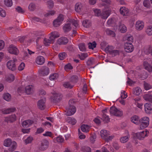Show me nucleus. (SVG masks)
I'll use <instances>...</instances> for the list:
<instances>
[{
    "mask_svg": "<svg viewBox=\"0 0 152 152\" xmlns=\"http://www.w3.org/2000/svg\"><path fill=\"white\" fill-rule=\"evenodd\" d=\"M8 51L10 53L15 55H17L19 53V51L17 48L13 45L9 46L8 48Z\"/></svg>",
    "mask_w": 152,
    "mask_h": 152,
    "instance_id": "10",
    "label": "nucleus"
},
{
    "mask_svg": "<svg viewBox=\"0 0 152 152\" xmlns=\"http://www.w3.org/2000/svg\"><path fill=\"white\" fill-rule=\"evenodd\" d=\"M33 140V138L32 137H29L25 140L24 142L26 144H27L31 143Z\"/></svg>",
    "mask_w": 152,
    "mask_h": 152,
    "instance_id": "53",
    "label": "nucleus"
},
{
    "mask_svg": "<svg viewBox=\"0 0 152 152\" xmlns=\"http://www.w3.org/2000/svg\"><path fill=\"white\" fill-rule=\"evenodd\" d=\"M34 87L32 85H29L26 86L25 88V92L27 94H31L34 91Z\"/></svg>",
    "mask_w": 152,
    "mask_h": 152,
    "instance_id": "15",
    "label": "nucleus"
},
{
    "mask_svg": "<svg viewBox=\"0 0 152 152\" xmlns=\"http://www.w3.org/2000/svg\"><path fill=\"white\" fill-rule=\"evenodd\" d=\"M4 4L7 7H11L12 5V0H4Z\"/></svg>",
    "mask_w": 152,
    "mask_h": 152,
    "instance_id": "49",
    "label": "nucleus"
},
{
    "mask_svg": "<svg viewBox=\"0 0 152 152\" xmlns=\"http://www.w3.org/2000/svg\"><path fill=\"white\" fill-rule=\"evenodd\" d=\"M64 18L63 15H60L56 19L53 20V24L54 26L58 27L62 23Z\"/></svg>",
    "mask_w": 152,
    "mask_h": 152,
    "instance_id": "5",
    "label": "nucleus"
},
{
    "mask_svg": "<svg viewBox=\"0 0 152 152\" xmlns=\"http://www.w3.org/2000/svg\"><path fill=\"white\" fill-rule=\"evenodd\" d=\"M129 137V135L127 134L125 136H124L121 137L120 138V141L122 143H125L128 141Z\"/></svg>",
    "mask_w": 152,
    "mask_h": 152,
    "instance_id": "27",
    "label": "nucleus"
},
{
    "mask_svg": "<svg viewBox=\"0 0 152 152\" xmlns=\"http://www.w3.org/2000/svg\"><path fill=\"white\" fill-rule=\"evenodd\" d=\"M90 127L88 125L85 124L82 125L80 127L82 131L83 132H87L89 131Z\"/></svg>",
    "mask_w": 152,
    "mask_h": 152,
    "instance_id": "32",
    "label": "nucleus"
},
{
    "mask_svg": "<svg viewBox=\"0 0 152 152\" xmlns=\"http://www.w3.org/2000/svg\"><path fill=\"white\" fill-rule=\"evenodd\" d=\"M6 15V12L2 8L0 7V16L2 17H4Z\"/></svg>",
    "mask_w": 152,
    "mask_h": 152,
    "instance_id": "55",
    "label": "nucleus"
},
{
    "mask_svg": "<svg viewBox=\"0 0 152 152\" xmlns=\"http://www.w3.org/2000/svg\"><path fill=\"white\" fill-rule=\"evenodd\" d=\"M100 135L102 139L105 140L107 138V136L109 134V132L106 130L102 129L100 131Z\"/></svg>",
    "mask_w": 152,
    "mask_h": 152,
    "instance_id": "25",
    "label": "nucleus"
},
{
    "mask_svg": "<svg viewBox=\"0 0 152 152\" xmlns=\"http://www.w3.org/2000/svg\"><path fill=\"white\" fill-rule=\"evenodd\" d=\"M45 99L39 100L37 102V105L39 108L41 110L44 109L45 107Z\"/></svg>",
    "mask_w": 152,
    "mask_h": 152,
    "instance_id": "16",
    "label": "nucleus"
},
{
    "mask_svg": "<svg viewBox=\"0 0 152 152\" xmlns=\"http://www.w3.org/2000/svg\"><path fill=\"white\" fill-rule=\"evenodd\" d=\"M82 24L83 26L86 28H88L91 26V23L89 20H86L83 21Z\"/></svg>",
    "mask_w": 152,
    "mask_h": 152,
    "instance_id": "42",
    "label": "nucleus"
},
{
    "mask_svg": "<svg viewBox=\"0 0 152 152\" xmlns=\"http://www.w3.org/2000/svg\"><path fill=\"white\" fill-rule=\"evenodd\" d=\"M142 92V90L139 87H137L133 89V94L136 96L139 95Z\"/></svg>",
    "mask_w": 152,
    "mask_h": 152,
    "instance_id": "33",
    "label": "nucleus"
},
{
    "mask_svg": "<svg viewBox=\"0 0 152 152\" xmlns=\"http://www.w3.org/2000/svg\"><path fill=\"white\" fill-rule=\"evenodd\" d=\"M71 82H64L63 84V86L65 88H71L74 86L73 83H71Z\"/></svg>",
    "mask_w": 152,
    "mask_h": 152,
    "instance_id": "39",
    "label": "nucleus"
},
{
    "mask_svg": "<svg viewBox=\"0 0 152 152\" xmlns=\"http://www.w3.org/2000/svg\"><path fill=\"white\" fill-rule=\"evenodd\" d=\"M120 11L121 14L123 16H127L129 14L128 9L125 7H121Z\"/></svg>",
    "mask_w": 152,
    "mask_h": 152,
    "instance_id": "24",
    "label": "nucleus"
},
{
    "mask_svg": "<svg viewBox=\"0 0 152 152\" xmlns=\"http://www.w3.org/2000/svg\"><path fill=\"white\" fill-rule=\"evenodd\" d=\"M124 48L127 52L131 53L134 50V47L131 43L126 42L124 44Z\"/></svg>",
    "mask_w": 152,
    "mask_h": 152,
    "instance_id": "8",
    "label": "nucleus"
},
{
    "mask_svg": "<svg viewBox=\"0 0 152 152\" xmlns=\"http://www.w3.org/2000/svg\"><path fill=\"white\" fill-rule=\"evenodd\" d=\"M145 32L146 34L149 36L152 35V26H147L145 29Z\"/></svg>",
    "mask_w": 152,
    "mask_h": 152,
    "instance_id": "37",
    "label": "nucleus"
},
{
    "mask_svg": "<svg viewBox=\"0 0 152 152\" xmlns=\"http://www.w3.org/2000/svg\"><path fill=\"white\" fill-rule=\"evenodd\" d=\"M49 72V68L46 67L43 68L39 71V73L40 75L43 76L48 75Z\"/></svg>",
    "mask_w": 152,
    "mask_h": 152,
    "instance_id": "13",
    "label": "nucleus"
},
{
    "mask_svg": "<svg viewBox=\"0 0 152 152\" xmlns=\"http://www.w3.org/2000/svg\"><path fill=\"white\" fill-rule=\"evenodd\" d=\"M132 122L136 124H137L139 122V117L136 115L132 116L131 118Z\"/></svg>",
    "mask_w": 152,
    "mask_h": 152,
    "instance_id": "35",
    "label": "nucleus"
},
{
    "mask_svg": "<svg viewBox=\"0 0 152 152\" xmlns=\"http://www.w3.org/2000/svg\"><path fill=\"white\" fill-rule=\"evenodd\" d=\"M69 42L68 39L65 37H62L58 39L57 41V44L60 45H66Z\"/></svg>",
    "mask_w": 152,
    "mask_h": 152,
    "instance_id": "12",
    "label": "nucleus"
},
{
    "mask_svg": "<svg viewBox=\"0 0 152 152\" xmlns=\"http://www.w3.org/2000/svg\"><path fill=\"white\" fill-rule=\"evenodd\" d=\"M43 43L44 45L45 46H48L50 44H53L54 42L51 39L45 38L43 40Z\"/></svg>",
    "mask_w": 152,
    "mask_h": 152,
    "instance_id": "29",
    "label": "nucleus"
},
{
    "mask_svg": "<svg viewBox=\"0 0 152 152\" xmlns=\"http://www.w3.org/2000/svg\"><path fill=\"white\" fill-rule=\"evenodd\" d=\"M62 97V96L60 94L55 93L53 96V100L56 102L60 101Z\"/></svg>",
    "mask_w": 152,
    "mask_h": 152,
    "instance_id": "31",
    "label": "nucleus"
},
{
    "mask_svg": "<svg viewBox=\"0 0 152 152\" xmlns=\"http://www.w3.org/2000/svg\"><path fill=\"white\" fill-rule=\"evenodd\" d=\"M79 48L80 50L82 51H85L86 50L85 46L83 43L80 44L79 45Z\"/></svg>",
    "mask_w": 152,
    "mask_h": 152,
    "instance_id": "52",
    "label": "nucleus"
},
{
    "mask_svg": "<svg viewBox=\"0 0 152 152\" xmlns=\"http://www.w3.org/2000/svg\"><path fill=\"white\" fill-rule=\"evenodd\" d=\"M144 26V23L143 21L142 20H138L135 23V29L137 31L141 30L143 28Z\"/></svg>",
    "mask_w": 152,
    "mask_h": 152,
    "instance_id": "11",
    "label": "nucleus"
},
{
    "mask_svg": "<svg viewBox=\"0 0 152 152\" xmlns=\"http://www.w3.org/2000/svg\"><path fill=\"white\" fill-rule=\"evenodd\" d=\"M48 7L49 8H51L53 7L54 5V3L53 1L51 0H49L47 2Z\"/></svg>",
    "mask_w": 152,
    "mask_h": 152,
    "instance_id": "64",
    "label": "nucleus"
},
{
    "mask_svg": "<svg viewBox=\"0 0 152 152\" xmlns=\"http://www.w3.org/2000/svg\"><path fill=\"white\" fill-rule=\"evenodd\" d=\"M13 141L11 139H7L4 140L3 145L5 147H8Z\"/></svg>",
    "mask_w": 152,
    "mask_h": 152,
    "instance_id": "38",
    "label": "nucleus"
},
{
    "mask_svg": "<svg viewBox=\"0 0 152 152\" xmlns=\"http://www.w3.org/2000/svg\"><path fill=\"white\" fill-rule=\"evenodd\" d=\"M17 61L16 58L13 59V60H10L7 63V67L9 69L13 71L16 69L15 62Z\"/></svg>",
    "mask_w": 152,
    "mask_h": 152,
    "instance_id": "7",
    "label": "nucleus"
},
{
    "mask_svg": "<svg viewBox=\"0 0 152 152\" xmlns=\"http://www.w3.org/2000/svg\"><path fill=\"white\" fill-rule=\"evenodd\" d=\"M17 147V143L15 141L13 140L10 145V146L8 147H9L8 150L9 152H13L16 149Z\"/></svg>",
    "mask_w": 152,
    "mask_h": 152,
    "instance_id": "19",
    "label": "nucleus"
},
{
    "mask_svg": "<svg viewBox=\"0 0 152 152\" xmlns=\"http://www.w3.org/2000/svg\"><path fill=\"white\" fill-rule=\"evenodd\" d=\"M78 79V77L76 75H73L71 77V81L73 84L77 83Z\"/></svg>",
    "mask_w": 152,
    "mask_h": 152,
    "instance_id": "47",
    "label": "nucleus"
},
{
    "mask_svg": "<svg viewBox=\"0 0 152 152\" xmlns=\"http://www.w3.org/2000/svg\"><path fill=\"white\" fill-rule=\"evenodd\" d=\"M79 22L78 20L74 19H70L69 23L65 24L63 27L64 31L67 32L70 31L71 29V25H73L75 28L78 27Z\"/></svg>",
    "mask_w": 152,
    "mask_h": 152,
    "instance_id": "1",
    "label": "nucleus"
},
{
    "mask_svg": "<svg viewBox=\"0 0 152 152\" xmlns=\"http://www.w3.org/2000/svg\"><path fill=\"white\" fill-rule=\"evenodd\" d=\"M111 12V10L109 9H105L101 13V16L103 18L107 19L109 16Z\"/></svg>",
    "mask_w": 152,
    "mask_h": 152,
    "instance_id": "17",
    "label": "nucleus"
},
{
    "mask_svg": "<svg viewBox=\"0 0 152 152\" xmlns=\"http://www.w3.org/2000/svg\"><path fill=\"white\" fill-rule=\"evenodd\" d=\"M110 113L111 115L117 116H121L123 114V111L120 109H118L115 107H112L110 108Z\"/></svg>",
    "mask_w": 152,
    "mask_h": 152,
    "instance_id": "4",
    "label": "nucleus"
},
{
    "mask_svg": "<svg viewBox=\"0 0 152 152\" xmlns=\"http://www.w3.org/2000/svg\"><path fill=\"white\" fill-rule=\"evenodd\" d=\"M4 99L7 101H9L11 99V95L9 93H5L3 95Z\"/></svg>",
    "mask_w": 152,
    "mask_h": 152,
    "instance_id": "43",
    "label": "nucleus"
},
{
    "mask_svg": "<svg viewBox=\"0 0 152 152\" xmlns=\"http://www.w3.org/2000/svg\"><path fill=\"white\" fill-rule=\"evenodd\" d=\"M49 39H51L54 42L56 39L59 37L60 34L57 31H54L50 33L49 34Z\"/></svg>",
    "mask_w": 152,
    "mask_h": 152,
    "instance_id": "14",
    "label": "nucleus"
},
{
    "mask_svg": "<svg viewBox=\"0 0 152 152\" xmlns=\"http://www.w3.org/2000/svg\"><path fill=\"white\" fill-rule=\"evenodd\" d=\"M66 54L64 52L61 53L59 54L58 56L59 58L61 60H62L65 58Z\"/></svg>",
    "mask_w": 152,
    "mask_h": 152,
    "instance_id": "59",
    "label": "nucleus"
},
{
    "mask_svg": "<svg viewBox=\"0 0 152 152\" xmlns=\"http://www.w3.org/2000/svg\"><path fill=\"white\" fill-rule=\"evenodd\" d=\"M119 30L120 31L123 33L125 32L127 30L126 26L123 24H120L119 26Z\"/></svg>",
    "mask_w": 152,
    "mask_h": 152,
    "instance_id": "34",
    "label": "nucleus"
},
{
    "mask_svg": "<svg viewBox=\"0 0 152 152\" xmlns=\"http://www.w3.org/2000/svg\"><path fill=\"white\" fill-rule=\"evenodd\" d=\"M15 110V108H8L2 111V112L3 113L5 114H8L11 112H14Z\"/></svg>",
    "mask_w": 152,
    "mask_h": 152,
    "instance_id": "41",
    "label": "nucleus"
},
{
    "mask_svg": "<svg viewBox=\"0 0 152 152\" xmlns=\"http://www.w3.org/2000/svg\"><path fill=\"white\" fill-rule=\"evenodd\" d=\"M126 40L129 43H131L132 44V43L133 42V37L131 36H128L126 37Z\"/></svg>",
    "mask_w": 152,
    "mask_h": 152,
    "instance_id": "63",
    "label": "nucleus"
},
{
    "mask_svg": "<svg viewBox=\"0 0 152 152\" xmlns=\"http://www.w3.org/2000/svg\"><path fill=\"white\" fill-rule=\"evenodd\" d=\"M149 119L147 117H144L139 120L140 129H143L148 126L149 124Z\"/></svg>",
    "mask_w": 152,
    "mask_h": 152,
    "instance_id": "2",
    "label": "nucleus"
},
{
    "mask_svg": "<svg viewBox=\"0 0 152 152\" xmlns=\"http://www.w3.org/2000/svg\"><path fill=\"white\" fill-rule=\"evenodd\" d=\"M144 89L145 90H148L152 88V86L146 82H144Z\"/></svg>",
    "mask_w": 152,
    "mask_h": 152,
    "instance_id": "48",
    "label": "nucleus"
},
{
    "mask_svg": "<svg viewBox=\"0 0 152 152\" xmlns=\"http://www.w3.org/2000/svg\"><path fill=\"white\" fill-rule=\"evenodd\" d=\"M143 98L146 101H152V95L145 94L143 95Z\"/></svg>",
    "mask_w": 152,
    "mask_h": 152,
    "instance_id": "40",
    "label": "nucleus"
},
{
    "mask_svg": "<svg viewBox=\"0 0 152 152\" xmlns=\"http://www.w3.org/2000/svg\"><path fill=\"white\" fill-rule=\"evenodd\" d=\"M58 76L57 73H53L50 75L49 77L50 80H55L57 79Z\"/></svg>",
    "mask_w": 152,
    "mask_h": 152,
    "instance_id": "46",
    "label": "nucleus"
},
{
    "mask_svg": "<svg viewBox=\"0 0 152 152\" xmlns=\"http://www.w3.org/2000/svg\"><path fill=\"white\" fill-rule=\"evenodd\" d=\"M16 119V116L14 114L8 117L5 118V121L7 123L12 122Z\"/></svg>",
    "mask_w": 152,
    "mask_h": 152,
    "instance_id": "20",
    "label": "nucleus"
},
{
    "mask_svg": "<svg viewBox=\"0 0 152 152\" xmlns=\"http://www.w3.org/2000/svg\"><path fill=\"white\" fill-rule=\"evenodd\" d=\"M33 121L31 120H26L23 121L22 124V126L24 127H27L33 124Z\"/></svg>",
    "mask_w": 152,
    "mask_h": 152,
    "instance_id": "26",
    "label": "nucleus"
},
{
    "mask_svg": "<svg viewBox=\"0 0 152 152\" xmlns=\"http://www.w3.org/2000/svg\"><path fill=\"white\" fill-rule=\"evenodd\" d=\"M127 96V94L125 91H121V99H124L126 98Z\"/></svg>",
    "mask_w": 152,
    "mask_h": 152,
    "instance_id": "61",
    "label": "nucleus"
},
{
    "mask_svg": "<svg viewBox=\"0 0 152 152\" xmlns=\"http://www.w3.org/2000/svg\"><path fill=\"white\" fill-rule=\"evenodd\" d=\"M149 132L147 131H143L135 134V136L139 139L143 140L147 136Z\"/></svg>",
    "mask_w": 152,
    "mask_h": 152,
    "instance_id": "9",
    "label": "nucleus"
},
{
    "mask_svg": "<svg viewBox=\"0 0 152 152\" xmlns=\"http://www.w3.org/2000/svg\"><path fill=\"white\" fill-rule=\"evenodd\" d=\"M56 141L57 142L61 143L63 142L64 139L61 136H59L56 138Z\"/></svg>",
    "mask_w": 152,
    "mask_h": 152,
    "instance_id": "62",
    "label": "nucleus"
},
{
    "mask_svg": "<svg viewBox=\"0 0 152 152\" xmlns=\"http://www.w3.org/2000/svg\"><path fill=\"white\" fill-rule=\"evenodd\" d=\"M107 109H105L102 111L103 115L102 118V119L105 122H107L109 121L110 118L108 115H107L106 113L107 112Z\"/></svg>",
    "mask_w": 152,
    "mask_h": 152,
    "instance_id": "21",
    "label": "nucleus"
},
{
    "mask_svg": "<svg viewBox=\"0 0 152 152\" xmlns=\"http://www.w3.org/2000/svg\"><path fill=\"white\" fill-rule=\"evenodd\" d=\"M93 10L94 12L95 15L97 16H101V12L99 9H94Z\"/></svg>",
    "mask_w": 152,
    "mask_h": 152,
    "instance_id": "56",
    "label": "nucleus"
},
{
    "mask_svg": "<svg viewBox=\"0 0 152 152\" xmlns=\"http://www.w3.org/2000/svg\"><path fill=\"white\" fill-rule=\"evenodd\" d=\"M145 110L147 113H150L152 110V106L149 103H145L144 105Z\"/></svg>",
    "mask_w": 152,
    "mask_h": 152,
    "instance_id": "18",
    "label": "nucleus"
},
{
    "mask_svg": "<svg viewBox=\"0 0 152 152\" xmlns=\"http://www.w3.org/2000/svg\"><path fill=\"white\" fill-rule=\"evenodd\" d=\"M49 145V142L47 140H44L39 145V149L41 151H44L48 148Z\"/></svg>",
    "mask_w": 152,
    "mask_h": 152,
    "instance_id": "6",
    "label": "nucleus"
},
{
    "mask_svg": "<svg viewBox=\"0 0 152 152\" xmlns=\"http://www.w3.org/2000/svg\"><path fill=\"white\" fill-rule=\"evenodd\" d=\"M67 122L73 125L75 124L76 123V120L74 118L69 117L68 118L67 120Z\"/></svg>",
    "mask_w": 152,
    "mask_h": 152,
    "instance_id": "45",
    "label": "nucleus"
},
{
    "mask_svg": "<svg viewBox=\"0 0 152 152\" xmlns=\"http://www.w3.org/2000/svg\"><path fill=\"white\" fill-rule=\"evenodd\" d=\"M55 13V11L54 10L48 11L44 14V16L49 17L54 15Z\"/></svg>",
    "mask_w": 152,
    "mask_h": 152,
    "instance_id": "44",
    "label": "nucleus"
},
{
    "mask_svg": "<svg viewBox=\"0 0 152 152\" xmlns=\"http://www.w3.org/2000/svg\"><path fill=\"white\" fill-rule=\"evenodd\" d=\"M82 150L84 152H91V148L88 147H83L82 148Z\"/></svg>",
    "mask_w": 152,
    "mask_h": 152,
    "instance_id": "58",
    "label": "nucleus"
},
{
    "mask_svg": "<svg viewBox=\"0 0 152 152\" xmlns=\"http://www.w3.org/2000/svg\"><path fill=\"white\" fill-rule=\"evenodd\" d=\"M25 67V64L23 62H22L18 66V70L20 71H22L24 69Z\"/></svg>",
    "mask_w": 152,
    "mask_h": 152,
    "instance_id": "60",
    "label": "nucleus"
},
{
    "mask_svg": "<svg viewBox=\"0 0 152 152\" xmlns=\"http://www.w3.org/2000/svg\"><path fill=\"white\" fill-rule=\"evenodd\" d=\"M143 65L145 69L149 72H152V66L148 62L144 61L143 63Z\"/></svg>",
    "mask_w": 152,
    "mask_h": 152,
    "instance_id": "30",
    "label": "nucleus"
},
{
    "mask_svg": "<svg viewBox=\"0 0 152 152\" xmlns=\"http://www.w3.org/2000/svg\"><path fill=\"white\" fill-rule=\"evenodd\" d=\"M74 101L72 100H70L69 102V105L67 110L66 115L67 116H70L73 115L76 112V109L74 106L73 105Z\"/></svg>",
    "mask_w": 152,
    "mask_h": 152,
    "instance_id": "3",
    "label": "nucleus"
},
{
    "mask_svg": "<svg viewBox=\"0 0 152 152\" xmlns=\"http://www.w3.org/2000/svg\"><path fill=\"white\" fill-rule=\"evenodd\" d=\"M80 58L81 60H83L88 57V54L87 53H83L79 55Z\"/></svg>",
    "mask_w": 152,
    "mask_h": 152,
    "instance_id": "51",
    "label": "nucleus"
},
{
    "mask_svg": "<svg viewBox=\"0 0 152 152\" xmlns=\"http://www.w3.org/2000/svg\"><path fill=\"white\" fill-rule=\"evenodd\" d=\"M96 44L95 42H93L92 43L89 42L88 43V47L90 49H93L96 47Z\"/></svg>",
    "mask_w": 152,
    "mask_h": 152,
    "instance_id": "54",
    "label": "nucleus"
},
{
    "mask_svg": "<svg viewBox=\"0 0 152 152\" xmlns=\"http://www.w3.org/2000/svg\"><path fill=\"white\" fill-rule=\"evenodd\" d=\"M35 8L36 6L35 4L32 3H30L28 6V10L31 11H34Z\"/></svg>",
    "mask_w": 152,
    "mask_h": 152,
    "instance_id": "50",
    "label": "nucleus"
},
{
    "mask_svg": "<svg viewBox=\"0 0 152 152\" xmlns=\"http://www.w3.org/2000/svg\"><path fill=\"white\" fill-rule=\"evenodd\" d=\"M143 5L144 7L148 8L150 6V2L148 0H145L143 2Z\"/></svg>",
    "mask_w": 152,
    "mask_h": 152,
    "instance_id": "57",
    "label": "nucleus"
},
{
    "mask_svg": "<svg viewBox=\"0 0 152 152\" xmlns=\"http://www.w3.org/2000/svg\"><path fill=\"white\" fill-rule=\"evenodd\" d=\"M15 79V76L12 74H10L6 76L5 80L9 83L13 81Z\"/></svg>",
    "mask_w": 152,
    "mask_h": 152,
    "instance_id": "28",
    "label": "nucleus"
},
{
    "mask_svg": "<svg viewBox=\"0 0 152 152\" xmlns=\"http://www.w3.org/2000/svg\"><path fill=\"white\" fill-rule=\"evenodd\" d=\"M75 10L76 11L78 12H80L83 10V7L82 4L80 2L76 4L75 6Z\"/></svg>",
    "mask_w": 152,
    "mask_h": 152,
    "instance_id": "22",
    "label": "nucleus"
},
{
    "mask_svg": "<svg viewBox=\"0 0 152 152\" xmlns=\"http://www.w3.org/2000/svg\"><path fill=\"white\" fill-rule=\"evenodd\" d=\"M36 61L37 64L39 65H41L44 63L45 59L43 56H39L37 58Z\"/></svg>",
    "mask_w": 152,
    "mask_h": 152,
    "instance_id": "23",
    "label": "nucleus"
},
{
    "mask_svg": "<svg viewBox=\"0 0 152 152\" xmlns=\"http://www.w3.org/2000/svg\"><path fill=\"white\" fill-rule=\"evenodd\" d=\"M105 32L107 35H109L112 37H115V34L114 31L109 28L106 29Z\"/></svg>",
    "mask_w": 152,
    "mask_h": 152,
    "instance_id": "36",
    "label": "nucleus"
}]
</instances>
